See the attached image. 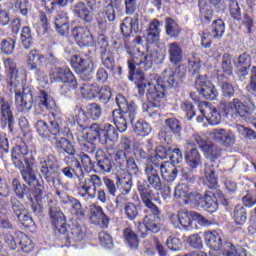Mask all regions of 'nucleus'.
Here are the masks:
<instances>
[{
	"instance_id": "obj_8",
	"label": "nucleus",
	"mask_w": 256,
	"mask_h": 256,
	"mask_svg": "<svg viewBox=\"0 0 256 256\" xmlns=\"http://www.w3.org/2000/svg\"><path fill=\"white\" fill-rule=\"evenodd\" d=\"M61 173L66 179H77L80 181L76 184V189L81 197H88L89 199H95L97 197V189L103 187V181L97 174H92L81 181L82 176L77 175V171L72 166H66L61 169Z\"/></svg>"
},
{
	"instance_id": "obj_14",
	"label": "nucleus",
	"mask_w": 256,
	"mask_h": 256,
	"mask_svg": "<svg viewBox=\"0 0 256 256\" xmlns=\"http://www.w3.org/2000/svg\"><path fill=\"white\" fill-rule=\"evenodd\" d=\"M12 189H13L16 197H18V199H22V200L28 201V203H30L31 209L34 212H37V211H39V209H41L39 202H37V204H35V201H37V192L35 191V188H34V192H33V190H31L30 188L27 187V185L22 184L21 181H19V179L14 178L12 180Z\"/></svg>"
},
{
	"instance_id": "obj_3",
	"label": "nucleus",
	"mask_w": 256,
	"mask_h": 256,
	"mask_svg": "<svg viewBox=\"0 0 256 256\" xmlns=\"http://www.w3.org/2000/svg\"><path fill=\"white\" fill-rule=\"evenodd\" d=\"M39 161L41 176L43 177V179L46 180V183H48V185H52V187L56 189V195L60 200V203H62L63 205H70L71 215H74V217H77L78 219H83V217H85V211L83 210V205H81V201L73 196L68 195L65 192L57 190L59 189L60 185H63V182L59 177V175H61V173L59 172L61 166L59 165L57 157H55V155L53 154H49L47 156L39 158Z\"/></svg>"
},
{
	"instance_id": "obj_6",
	"label": "nucleus",
	"mask_w": 256,
	"mask_h": 256,
	"mask_svg": "<svg viewBox=\"0 0 256 256\" xmlns=\"http://www.w3.org/2000/svg\"><path fill=\"white\" fill-rule=\"evenodd\" d=\"M88 121L89 118H87L85 110L79 108L74 117V125L78 127L79 131L84 133L88 141H98L100 145L109 147L111 143H115L119 140V132L115 129V126L109 123H93L88 126Z\"/></svg>"
},
{
	"instance_id": "obj_52",
	"label": "nucleus",
	"mask_w": 256,
	"mask_h": 256,
	"mask_svg": "<svg viewBox=\"0 0 256 256\" xmlns=\"http://www.w3.org/2000/svg\"><path fill=\"white\" fill-rule=\"evenodd\" d=\"M221 70L226 77L233 75V62L231 60V54L224 53L222 56Z\"/></svg>"
},
{
	"instance_id": "obj_39",
	"label": "nucleus",
	"mask_w": 256,
	"mask_h": 256,
	"mask_svg": "<svg viewBox=\"0 0 256 256\" xmlns=\"http://www.w3.org/2000/svg\"><path fill=\"white\" fill-rule=\"evenodd\" d=\"M135 159L137 163H141L142 165H145L144 174H145V171H147V167H153L155 164L159 163L155 161V158L153 157V155L147 153L145 150L141 148L137 149L135 153Z\"/></svg>"
},
{
	"instance_id": "obj_63",
	"label": "nucleus",
	"mask_w": 256,
	"mask_h": 256,
	"mask_svg": "<svg viewBox=\"0 0 256 256\" xmlns=\"http://www.w3.org/2000/svg\"><path fill=\"white\" fill-rule=\"evenodd\" d=\"M16 217L19 223L23 225V227H31V225H34L35 223L33 222V218H31V216H29V214L27 213V210H24L23 212L18 214Z\"/></svg>"
},
{
	"instance_id": "obj_44",
	"label": "nucleus",
	"mask_w": 256,
	"mask_h": 256,
	"mask_svg": "<svg viewBox=\"0 0 256 256\" xmlns=\"http://www.w3.org/2000/svg\"><path fill=\"white\" fill-rule=\"evenodd\" d=\"M165 29L166 35L172 39H175L181 35V27H179V24H177V22L171 17H167L165 19Z\"/></svg>"
},
{
	"instance_id": "obj_10",
	"label": "nucleus",
	"mask_w": 256,
	"mask_h": 256,
	"mask_svg": "<svg viewBox=\"0 0 256 256\" xmlns=\"http://www.w3.org/2000/svg\"><path fill=\"white\" fill-rule=\"evenodd\" d=\"M67 127V122L65 121V116L61 113L52 112V117H50V126L43 120H38L36 122V130L40 137L44 139H49L53 144L54 139H57Z\"/></svg>"
},
{
	"instance_id": "obj_58",
	"label": "nucleus",
	"mask_w": 256,
	"mask_h": 256,
	"mask_svg": "<svg viewBox=\"0 0 256 256\" xmlns=\"http://www.w3.org/2000/svg\"><path fill=\"white\" fill-rule=\"evenodd\" d=\"M221 181L228 193H231V194L237 193V189H238L237 182L233 178L223 176L221 178Z\"/></svg>"
},
{
	"instance_id": "obj_46",
	"label": "nucleus",
	"mask_w": 256,
	"mask_h": 256,
	"mask_svg": "<svg viewBox=\"0 0 256 256\" xmlns=\"http://www.w3.org/2000/svg\"><path fill=\"white\" fill-rule=\"evenodd\" d=\"M124 239L129 246L130 249H138L139 248V237L133 231V229L127 227L123 230Z\"/></svg>"
},
{
	"instance_id": "obj_9",
	"label": "nucleus",
	"mask_w": 256,
	"mask_h": 256,
	"mask_svg": "<svg viewBox=\"0 0 256 256\" xmlns=\"http://www.w3.org/2000/svg\"><path fill=\"white\" fill-rule=\"evenodd\" d=\"M174 197L177 199L187 197L190 203H193L196 207H200L204 211H208V213H216L217 209H219V204L213 200L215 193L212 191L206 190L204 195L199 194V192L189 193V186L180 184L175 188Z\"/></svg>"
},
{
	"instance_id": "obj_2",
	"label": "nucleus",
	"mask_w": 256,
	"mask_h": 256,
	"mask_svg": "<svg viewBox=\"0 0 256 256\" xmlns=\"http://www.w3.org/2000/svg\"><path fill=\"white\" fill-rule=\"evenodd\" d=\"M147 182L138 181L137 190L140 195V199L143 205L146 207L144 209V219L143 225L145 227V232H141L140 237L145 239L149 233L157 234L161 231V209L155 205V201H157V197L155 196V191H160L162 197L164 199H169L171 197V186L164 184L161 181V176H158L157 173L150 175V177H146ZM152 187V189H151Z\"/></svg>"
},
{
	"instance_id": "obj_62",
	"label": "nucleus",
	"mask_w": 256,
	"mask_h": 256,
	"mask_svg": "<svg viewBox=\"0 0 256 256\" xmlns=\"http://www.w3.org/2000/svg\"><path fill=\"white\" fill-rule=\"evenodd\" d=\"M103 183L106 187V191L108 194H110L111 197H117V184H115V181L111 180V178L104 177Z\"/></svg>"
},
{
	"instance_id": "obj_20",
	"label": "nucleus",
	"mask_w": 256,
	"mask_h": 256,
	"mask_svg": "<svg viewBox=\"0 0 256 256\" xmlns=\"http://www.w3.org/2000/svg\"><path fill=\"white\" fill-rule=\"evenodd\" d=\"M52 78L56 83H67L72 89H77V78L73 75V72L67 67L56 68L52 73Z\"/></svg>"
},
{
	"instance_id": "obj_5",
	"label": "nucleus",
	"mask_w": 256,
	"mask_h": 256,
	"mask_svg": "<svg viewBox=\"0 0 256 256\" xmlns=\"http://www.w3.org/2000/svg\"><path fill=\"white\" fill-rule=\"evenodd\" d=\"M6 83L10 91L15 93V106L18 113L31 111L33 109V91L30 87L23 85L24 75L19 74L17 63L11 58L4 60Z\"/></svg>"
},
{
	"instance_id": "obj_4",
	"label": "nucleus",
	"mask_w": 256,
	"mask_h": 256,
	"mask_svg": "<svg viewBox=\"0 0 256 256\" xmlns=\"http://www.w3.org/2000/svg\"><path fill=\"white\" fill-rule=\"evenodd\" d=\"M116 104L119 109L112 111V117L117 131L125 133L127 131V125L130 123L136 135L147 137L151 133V125L143 120L136 121L137 105L135 102H129L123 94H118L116 96Z\"/></svg>"
},
{
	"instance_id": "obj_7",
	"label": "nucleus",
	"mask_w": 256,
	"mask_h": 256,
	"mask_svg": "<svg viewBox=\"0 0 256 256\" xmlns=\"http://www.w3.org/2000/svg\"><path fill=\"white\" fill-rule=\"evenodd\" d=\"M195 141L198 147L203 151L206 159L210 162L205 164L204 176L202 177V184L205 189H210L214 191L219 187L217 171H219V164L215 161L221 157V147L213 142L201 143V137L196 136Z\"/></svg>"
},
{
	"instance_id": "obj_24",
	"label": "nucleus",
	"mask_w": 256,
	"mask_h": 256,
	"mask_svg": "<svg viewBox=\"0 0 256 256\" xmlns=\"http://www.w3.org/2000/svg\"><path fill=\"white\" fill-rule=\"evenodd\" d=\"M66 233H68L66 236L68 243H78L85 239V231H83V227L77 221L68 224Z\"/></svg>"
},
{
	"instance_id": "obj_47",
	"label": "nucleus",
	"mask_w": 256,
	"mask_h": 256,
	"mask_svg": "<svg viewBox=\"0 0 256 256\" xmlns=\"http://www.w3.org/2000/svg\"><path fill=\"white\" fill-rule=\"evenodd\" d=\"M225 34V22L222 19H217L212 22L210 26V35L214 39H221Z\"/></svg>"
},
{
	"instance_id": "obj_22",
	"label": "nucleus",
	"mask_w": 256,
	"mask_h": 256,
	"mask_svg": "<svg viewBox=\"0 0 256 256\" xmlns=\"http://www.w3.org/2000/svg\"><path fill=\"white\" fill-rule=\"evenodd\" d=\"M193 211H188L185 209L179 210L177 216L173 215L171 221L175 228L181 225L184 231H191L193 229Z\"/></svg>"
},
{
	"instance_id": "obj_61",
	"label": "nucleus",
	"mask_w": 256,
	"mask_h": 256,
	"mask_svg": "<svg viewBox=\"0 0 256 256\" xmlns=\"http://www.w3.org/2000/svg\"><path fill=\"white\" fill-rule=\"evenodd\" d=\"M156 159H167L171 155V146L159 145L155 148Z\"/></svg>"
},
{
	"instance_id": "obj_50",
	"label": "nucleus",
	"mask_w": 256,
	"mask_h": 256,
	"mask_svg": "<svg viewBox=\"0 0 256 256\" xmlns=\"http://www.w3.org/2000/svg\"><path fill=\"white\" fill-rule=\"evenodd\" d=\"M124 215L129 221H135L139 217V207L133 202L124 204Z\"/></svg>"
},
{
	"instance_id": "obj_53",
	"label": "nucleus",
	"mask_w": 256,
	"mask_h": 256,
	"mask_svg": "<svg viewBox=\"0 0 256 256\" xmlns=\"http://www.w3.org/2000/svg\"><path fill=\"white\" fill-rule=\"evenodd\" d=\"M87 115L92 119V121H99L101 115H103V109L101 105L97 103L88 104L87 107Z\"/></svg>"
},
{
	"instance_id": "obj_64",
	"label": "nucleus",
	"mask_w": 256,
	"mask_h": 256,
	"mask_svg": "<svg viewBox=\"0 0 256 256\" xmlns=\"http://www.w3.org/2000/svg\"><path fill=\"white\" fill-rule=\"evenodd\" d=\"M248 87L254 95H256V66H252L250 70V77Z\"/></svg>"
},
{
	"instance_id": "obj_29",
	"label": "nucleus",
	"mask_w": 256,
	"mask_h": 256,
	"mask_svg": "<svg viewBox=\"0 0 256 256\" xmlns=\"http://www.w3.org/2000/svg\"><path fill=\"white\" fill-rule=\"evenodd\" d=\"M52 142V145H54L55 149L58 151L61 150L62 153H67V155H70V157H75L77 155V150L75 149V146L71 141H68L67 138L65 137H57L56 139L54 138Z\"/></svg>"
},
{
	"instance_id": "obj_35",
	"label": "nucleus",
	"mask_w": 256,
	"mask_h": 256,
	"mask_svg": "<svg viewBox=\"0 0 256 256\" xmlns=\"http://www.w3.org/2000/svg\"><path fill=\"white\" fill-rule=\"evenodd\" d=\"M185 161L191 171L197 169L201 165V153L197 148H191L185 151Z\"/></svg>"
},
{
	"instance_id": "obj_37",
	"label": "nucleus",
	"mask_w": 256,
	"mask_h": 256,
	"mask_svg": "<svg viewBox=\"0 0 256 256\" xmlns=\"http://www.w3.org/2000/svg\"><path fill=\"white\" fill-rule=\"evenodd\" d=\"M200 113L210 123V125H219L221 123V114L215 106H205L200 110Z\"/></svg>"
},
{
	"instance_id": "obj_1",
	"label": "nucleus",
	"mask_w": 256,
	"mask_h": 256,
	"mask_svg": "<svg viewBox=\"0 0 256 256\" xmlns=\"http://www.w3.org/2000/svg\"><path fill=\"white\" fill-rule=\"evenodd\" d=\"M128 55L132 57L131 60L127 61L128 79L135 83L140 96L145 95V91H147L146 99L148 104H144L143 107L150 117H155L157 112H153L151 109H159L163 105L167 90L179 87V84L185 81L187 70L178 66L174 71L165 70L163 76L158 79L149 80L145 72L137 69L135 65L146 70L151 69L153 67V53L141 52L139 48H134L133 51H128Z\"/></svg>"
},
{
	"instance_id": "obj_55",
	"label": "nucleus",
	"mask_w": 256,
	"mask_h": 256,
	"mask_svg": "<svg viewBox=\"0 0 256 256\" xmlns=\"http://www.w3.org/2000/svg\"><path fill=\"white\" fill-rule=\"evenodd\" d=\"M17 41L15 38H6L1 42V51L5 55H13Z\"/></svg>"
},
{
	"instance_id": "obj_16",
	"label": "nucleus",
	"mask_w": 256,
	"mask_h": 256,
	"mask_svg": "<svg viewBox=\"0 0 256 256\" xmlns=\"http://www.w3.org/2000/svg\"><path fill=\"white\" fill-rule=\"evenodd\" d=\"M12 161L15 167L21 169L25 167V165L35 163V157H33V154L29 153L27 145L25 143H21L13 147Z\"/></svg>"
},
{
	"instance_id": "obj_11",
	"label": "nucleus",
	"mask_w": 256,
	"mask_h": 256,
	"mask_svg": "<svg viewBox=\"0 0 256 256\" xmlns=\"http://www.w3.org/2000/svg\"><path fill=\"white\" fill-rule=\"evenodd\" d=\"M70 63L82 81H91L93 79L95 62H93V56L90 53L84 56L74 55L71 57Z\"/></svg>"
},
{
	"instance_id": "obj_41",
	"label": "nucleus",
	"mask_w": 256,
	"mask_h": 256,
	"mask_svg": "<svg viewBox=\"0 0 256 256\" xmlns=\"http://www.w3.org/2000/svg\"><path fill=\"white\" fill-rule=\"evenodd\" d=\"M54 25L59 35H65L69 33V17L67 14H58L54 18Z\"/></svg>"
},
{
	"instance_id": "obj_34",
	"label": "nucleus",
	"mask_w": 256,
	"mask_h": 256,
	"mask_svg": "<svg viewBox=\"0 0 256 256\" xmlns=\"http://www.w3.org/2000/svg\"><path fill=\"white\" fill-rule=\"evenodd\" d=\"M115 9L112 6H107L105 12H100L97 15L96 21L100 29H107V21L113 23L115 21Z\"/></svg>"
},
{
	"instance_id": "obj_60",
	"label": "nucleus",
	"mask_w": 256,
	"mask_h": 256,
	"mask_svg": "<svg viewBox=\"0 0 256 256\" xmlns=\"http://www.w3.org/2000/svg\"><path fill=\"white\" fill-rule=\"evenodd\" d=\"M200 71L201 60L194 58L188 61V73L191 75V77L199 75Z\"/></svg>"
},
{
	"instance_id": "obj_49",
	"label": "nucleus",
	"mask_w": 256,
	"mask_h": 256,
	"mask_svg": "<svg viewBox=\"0 0 256 256\" xmlns=\"http://www.w3.org/2000/svg\"><path fill=\"white\" fill-rule=\"evenodd\" d=\"M22 47L24 49L29 50L33 47V35L31 34V28L25 26L22 28L20 35Z\"/></svg>"
},
{
	"instance_id": "obj_31",
	"label": "nucleus",
	"mask_w": 256,
	"mask_h": 256,
	"mask_svg": "<svg viewBox=\"0 0 256 256\" xmlns=\"http://www.w3.org/2000/svg\"><path fill=\"white\" fill-rule=\"evenodd\" d=\"M80 161L76 157H73L71 159L72 166L76 169H84L87 173H91L95 169V162H93L90 155L80 153Z\"/></svg>"
},
{
	"instance_id": "obj_15",
	"label": "nucleus",
	"mask_w": 256,
	"mask_h": 256,
	"mask_svg": "<svg viewBox=\"0 0 256 256\" xmlns=\"http://www.w3.org/2000/svg\"><path fill=\"white\" fill-rule=\"evenodd\" d=\"M157 174L158 177H160L159 173L161 174V177L166 183H173L175 179H177V175H179V168L175 166H165L163 163H156L153 166H148L145 175L146 177H151V175Z\"/></svg>"
},
{
	"instance_id": "obj_25",
	"label": "nucleus",
	"mask_w": 256,
	"mask_h": 256,
	"mask_svg": "<svg viewBox=\"0 0 256 256\" xmlns=\"http://www.w3.org/2000/svg\"><path fill=\"white\" fill-rule=\"evenodd\" d=\"M96 161L100 173H112V171H115L113 158L104 154L102 150L96 152Z\"/></svg>"
},
{
	"instance_id": "obj_51",
	"label": "nucleus",
	"mask_w": 256,
	"mask_h": 256,
	"mask_svg": "<svg viewBox=\"0 0 256 256\" xmlns=\"http://www.w3.org/2000/svg\"><path fill=\"white\" fill-rule=\"evenodd\" d=\"M235 129L237 131V133H239V135H241V137H243V139H246L247 141H256V132L255 130L246 127L244 125L241 124H237L235 126Z\"/></svg>"
},
{
	"instance_id": "obj_38",
	"label": "nucleus",
	"mask_w": 256,
	"mask_h": 256,
	"mask_svg": "<svg viewBox=\"0 0 256 256\" xmlns=\"http://www.w3.org/2000/svg\"><path fill=\"white\" fill-rule=\"evenodd\" d=\"M45 56L40 54L37 50L30 51L27 60V69L28 71H35V69H39L43 67V60Z\"/></svg>"
},
{
	"instance_id": "obj_28",
	"label": "nucleus",
	"mask_w": 256,
	"mask_h": 256,
	"mask_svg": "<svg viewBox=\"0 0 256 256\" xmlns=\"http://www.w3.org/2000/svg\"><path fill=\"white\" fill-rule=\"evenodd\" d=\"M90 221L93 225L102 224V227H109V216L105 215L101 206H94L90 210Z\"/></svg>"
},
{
	"instance_id": "obj_40",
	"label": "nucleus",
	"mask_w": 256,
	"mask_h": 256,
	"mask_svg": "<svg viewBox=\"0 0 256 256\" xmlns=\"http://www.w3.org/2000/svg\"><path fill=\"white\" fill-rule=\"evenodd\" d=\"M100 61L108 71H115V54L113 49L99 51Z\"/></svg>"
},
{
	"instance_id": "obj_57",
	"label": "nucleus",
	"mask_w": 256,
	"mask_h": 256,
	"mask_svg": "<svg viewBox=\"0 0 256 256\" xmlns=\"http://www.w3.org/2000/svg\"><path fill=\"white\" fill-rule=\"evenodd\" d=\"M223 256H237V247L229 241H224L218 250Z\"/></svg>"
},
{
	"instance_id": "obj_36",
	"label": "nucleus",
	"mask_w": 256,
	"mask_h": 256,
	"mask_svg": "<svg viewBox=\"0 0 256 256\" xmlns=\"http://www.w3.org/2000/svg\"><path fill=\"white\" fill-rule=\"evenodd\" d=\"M116 186L117 188L122 187V191H126V193H131V189L133 187V174L128 170L126 172H122L121 175H117Z\"/></svg>"
},
{
	"instance_id": "obj_13",
	"label": "nucleus",
	"mask_w": 256,
	"mask_h": 256,
	"mask_svg": "<svg viewBox=\"0 0 256 256\" xmlns=\"http://www.w3.org/2000/svg\"><path fill=\"white\" fill-rule=\"evenodd\" d=\"M33 167H35V162L26 164V168L21 170V176L26 185H29V187H33L35 189L36 201L39 203L41 202V199L45 197V186H43V184H41V182H39L37 179V174H35Z\"/></svg>"
},
{
	"instance_id": "obj_33",
	"label": "nucleus",
	"mask_w": 256,
	"mask_h": 256,
	"mask_svg": "<svg viewBox=\"0 0 256 256\" xmlns=\"http://www.w3.org/2000/svg\"><path fill=\"white\" fill-rule=\"evenodd\" d=\"M204 241L207 247H209V249H212L213 251H219L224 243L223 238H221V235H219V233H217L216 231L205 232Z\"/></svg>"
},
{
	"instance_id": "obj_42",
	"label": "nucleus",
	"mask_w": 256,
	"mask_h": 256,
	"mask_svg": "<svg viewBox=\"0 0 256 256\" xmlns=\"http://www.w3.org/2000/svg\"><path fill=\"white\" fill-rule=\"evenodd\" d=\"M80 91L84 99H95L99 95V84L97 83H82Z\"/></svg>"
},
{
	"instance_id": "obj_45",
	"label": "nucleus",
	"mask_w": 256,
	"mask_h": 256,
	"mask_svg": "<svg viewBox=\"0 0 256 256\" xmlns=\"http://www.w3.org/2000/svg\"><path fill=\"white\" fill-rule=\"evenodd\" d=\"M165 127L175 135L176 139L181 140V132L183 131L181 121L177 118H167L165 120Z\"/></svg>"
},
{
	"instance_id": "obj_56",
	"label": "nucleus",
	"mask_w": 256,
	"mask_h": 256,
	"mask_svg": "<svg viewBox=\"0 0 256 256\" xmlns=\"http://www.w3.org/2000/svg\"><path fill=\"white\" fill-rule=\"evenodd\" d=\"M111 97H113V94L111 93V87L102 86L101 88H99L98 99L100 103H103V105H107V103L111 101Z\"/></svg>"
},
{
	"instance_id": "obj_18",
	"label": "nucleus",
	"mask_w": 256,
	"mask_h": 256,
	"mask_svg": "<svg viewBox=\"0 0 256 256\" xmlns=\"http://www.w3.org/2000/svg\"><path fill=\"white\" fill-rule=\"evenodd\" d=\"M210 137L216 143L223 145V147H232V145H235V134L225 128L213 129L210 132Z\"/></svg>"
},
{
	"instance_id": "obj_30",
	"label": "nucleus",
	"mask_w": 256,
	"mask_h": 256,
	"mask_svg": "<svg viewBox=\"0 0 256 256\" xmlns=\"http://www.w3.org/2000/svg\"><path fill=\"white\" fill-rule=\"evenodd\" d=\"M230 1V15L234 21H241L243 15L241 14V7L236 0ZM209 2L215 7V9H223V0H209Z\"/></svg>"
},
{
	"instance_id": "obj_27",
	"label": "nucleus",
	"mask_w": 256,
	"mask_h": 256,
	"mask_svg": "<svg viewBox=\"0 0 256 256\" xmlns=\"http://www.w3.org/2000/svg\"><path fill=\"white\" fill-rule=\"evenodd\" d=\"M123 37H131L133 33H139V17H126L120 26Z\"/></svg>"
},
{
	"instance_id": "obj_23",
	"label": "nucleus",
	"mask_w": 256,
	"mask_h": 256,
	"mask_svg": "<svg viewBox=\"0 0 256 256\" xmlns=\"http://www.w3.org/2000/svg\"><path fill=\"white\" fill-rule=\"evenodd\" d=\"M51 111V109H55V99L52 98L45 91H41L40 94L36 98V111L35 115H41L43 111Z\"/></svg>"
},
{
	"instance_id": "obj_26",
	"label": "nucleus",
	"mask_w": 256,
	"mask_h": 256,
	"mask_svg": "<svg viewBox=\"0 0 256 256\" xmlns=\"http://www.w3.org/2000/svg\"><path fill=\"white\" fill-rule=\"evenodd\" d=\"M234 65L239 77H247V75H249V69L251 68V56L247 53L241 54L234 62Z\"/></svg>"
},
{
	"instance_id": "obj_21",
	"label": "nucleus",
	"mask_w": 256,
	"mask_h": 256,
	"mask_svg": "<svg viewBox=\"0 0 256 256\" xmlns=\"http://www.w3.org/2000/svg\"><path fill=\"white\" fill-rule=\"evenodd\" d=\"M85 4L84 2H77L74 5L73 13L75 17L78 19H81V21H84V23L91 24L93 23V7H95V4L97 3V0L92 4V6H89V1L86 0Z\"/></svg>"
},
{
	"instance_id": "obj_54",
	"label": "nucleus",
	"mask_w": 256,
	"mask_h": 256,
	"mask_svg": "<svg viewBox=\"0 0 256 256\" xmlns=\"http://www.w3.org/2000/svg\"><path fill=\"white\" fill-rule=\"evenodd\" d=\"M199 92V95H202L203 98L214 101V99H217V89L213 84L210 83V85L205 86L204 88H201Z\"/></svg>"
},
{
	"instance_id": "obj_59",
	"label": "nucleus",
	"mask_w": 256,
	"mask_h": 256,
	"mask_svg": "<svg viewBox=\"0 0 256 256\" xmlns=\"http://www.w3.org/2000/svg\"><path fill=\"white\" fill-rule=\"evenodd\" d=\"M99 241L102 247L105 249H112L113 248V238L107 232L102 231L98 234Z\"/></svg>"
},
{
	"instance_id": "obj_48",
	"label": "nucleus",
	"mask_w": 256,
	"mask_h": 256,
	"mask_svg": "<svg viewBox=\"0 0 256 256\" xmlns=\"http://www.w3.org/2000/svg\"><path fill=\"white\" fill-rule=\"evenodd\" d=\"M233 219L236 225L247 223V209L243 205H236L233 211Z\"/></svg>"
},
{
	"instance_id": "obj_12",
	"label": "nucleus",
	"mask_w": 256,
	"mask_h": 256,
	"mask_svg": "<svg viewBox=\"0 0 256 256\" xmlns=\"http://www.w3.org/2000/svg\"><path fill=\"white\" fill-rule=\"evenodd\" d=\"M112 161L114 171L117 173L126 172L128 169V171L134 173L136 177H139V166H137L135 158L127 156V152H124L123 150L116 151V153L112 156Z\"/></svg>"
},
{
	"instance_id": "obj_43",
	"label": "nucleus",
	"mask_w": 256,
	"mask_h": 256,
	"mask_svg": "<svg viewBox=\"0 0 256 256\" xmlns=\"http://www.w3.org/2000/svg\"><path fill=\"white\" fill-rule=\"evenodd\" d=\"M17 245L23 251V253H31L33 251L35 245L29 236H27L23 232L17 233Z\"/></svg>"
},
{
	"instance_id": "obj_32",
	"label": "nucleus",
	"mask_w": 256,
	"mask_h": 256,
	"mask_svg": "<svg viewBox=\"0 0 256 256\" xmlns=\"http://www.w3.org/2000/svg\"><path fill=\"white\" fill-rule=\"evenodd\" d=\"M168 53L170 63H172V65H177L175 69L177 67L185 69V67L179 65V63L183 61V49L177 42H173L168 45Z\"/></svg>"
},
{
	"instance_id": "obj_19",
	"label": "nucleus",
	"mask_w": 256,
	"mask_h": 256,
	"mask_svg": "<svg viewBox=\"0 0 256 256\" xmlns=\"http://www.w3.org/2000/svg\"><path fill=\"white\" fill-rule=\"evenodd\" d=\"M72 36L74 37L79 47H93L95 46V37L91 33V30L83 27H75L72 30Z\"/></svg>"
},
{
	"instance_id": "obj_17",
	"label": "nucleus",
	"mask_w": 256,
	"mask_h": 256,
	"mask_svg": "<svg viewBox=\"0 0 256 256\" xmlns=\"http://www.w3.org/2000/svg\"><path fill=\"white\" fill-rule=\"evenodd\" d=\"M50 222L55 228V233L65 235L67 233V220L59 207L52 206L49 209Z\"/></svg>"
}]
</instances>
